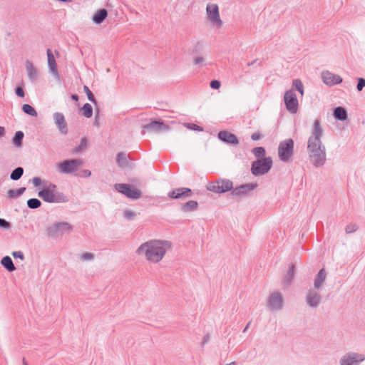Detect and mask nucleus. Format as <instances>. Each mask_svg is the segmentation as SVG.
<instances>
[{"label":"nucleus","mask_w":365,"mask_h":365,"mask_svg":"<svg viewBox=\"0 0 365 365\" xmlns=\"http://www.w3.org/2000/svg\"><path fill=\"white\" fill-rule=\"evenodd\" d=\"M202 44L200 41H197L194 46L189 49L188 53L190 55L195 56H200L202 51Z\"/></svg>","instance_id":"cd10ccee"},{"label":"nucleus","mask_w":365,"mask_h":365,"mask_svg":"<svg viewBox=\"0 0 365 365\" xmlns=\"http://www.w3.org/2000/svg\"><path fill=\"white\" fill-rule=\"evenodd\" d=\"M5 135V129L4 127L0 126V138Z\"/></svg>","instance_id":"4d7b16f0"},{"label":"nucleus","mask_w":365,"mask_h":365,"mask_svg":"<svg viewBox=\"0 0 365 365\" xmlns=\"http://www.w3.org/2000/svg\"><path fill=\"white\" fill-rule=\"evenodd\" d=\"M326 272L324 268L321 269L318 272L314 282V288L315 289H319V288L322 286L326 279Z\"/></svg>","instance_id":"5701e85b"},{"label":"nucleus","mask_w":365,"mask_h":365,"mask_svg":"<svg viewBox=\"0 0 365 365\" xmlns=\"http://www.w3.org/2000/svg\"><path fill=\"white\" fill-rule=\"evenodd\" d=\"M11 255L14 258H19L21 260H24L25 258L24 255L21 251H14L11 253Z\"/></svg>","instance_id":"09e8293b"},{"label":"nucleus","mask_w":365,"mask_h":365,"mask_svg":"<svg viewBox=\"0 0 365 365\" xmlns=\"http://www.w3.org/2000/svg\"><path fill=\"white\" fill-rule=\"evenodd\" d=\"M294 153V141L292 138L286 139L280 142L278 147V155L284 163L290 161Z\"/></svg>","instance_id":"0eeeda50"},{"label":"nucleus","mask_w":365,"mask_h":365,"mask_svg":"<svg viewBox=\"0 0 365 365\" xmlns=\"http://www.w3.org/2000/svg\"><path fill=\"white\" fill-rule=\"evenodd\" d=\"M27 206L30 209H37L41 206V202L38 198H31L27 200Z\"/></svg>","instance_id":"f704fd0d"},{"label":"nucleus","mask_w":365,"mask_h":365,"mask_svg":"<svg viewBox=\"0 0 365 365\" xmlns=\"http://www.w3.org/2000/svg\"><path fill=\"white\" fill-rule=\"evenodd\" d=\"M83 90L85 91V93H86L87 95V97H88V99L91 102L93 103L94 105H95V107L97 105V101L95 98V96L93 94V93L91 91V90L89 89V88L87 86H83Z\"/></svg>","instance_id":"e433bc0d"},{"label":"nucleus","mask_w":365,"mask_h":365,"mask_svg":"<svg viewBox=\"0 0 365 365\" xmlns=\"http://www.w3.org/2000/svg\"><path fill=\"white\" fill-rule=\"evenodd\" d=\"M78 175L80 177L88 178L91 175V172L89 170L85 169L81 171V174Z\"/></svg>","instance_id":"864d4df0"},{"label":"nucleus","mask_w":365,"mask_h":365,"mask_svg":"<svg viewBox=\"0 0 365 365\" xmlns=\"http://www.w3.org/2000/svg\"><path fill=\"white\" fill-rule=\"evenodd\" d=\"M71 97L72 100H73L75 101H78L79 99L78 96L77 94H72Z\"/></svg>","instance_id":"13d9d810"},{"label":"nucleus","mask_w":365,"mask_h":365,"mask_svg":"<svg viewBox=\"0 0 365 365\" xmlns=\"http://www.w3.org/2000/svg\"><path fill=\"white\" fill-rule=\"evenodd\" d=\"M217 138L227 144L238 145L240 143L237 137L235 134L226 130L220 131L217 134Z\"/></svg>","instance_id":"aec40b11"},{"label":"nucleus","mask_w":365,"mask_h":365,"mask_svg":"<svg viewBox=\"0 0 365 365\" xmlns=\"http://www.w3.org/2000/svg\"><path fill=\"white\" fill-rule=\"evenodd\" d=\"M206 14L207 19L217 29L222 26V21L220 16L219 7L216 4L209 3L206 6Z\"/></svg>","instance_id":"9d476101"},{"label":"nucleus","mask_w":365,"mask_h":365,"mask_svg":"<svg viewBox=\"0 0 365 365\" xmlns=\"http://www.w3.org/2000/svg\"><path fill=\"white\" fill-rule=\"evenodd\" d=\"M95 120L93 122V125L98 127L99 125L98 119L100 117V108L98 106L95 107Z\"/></svg>","instance_id":"37998d69"},{"label":"nucleus","mask_w":365,"mask_h":365,"mask_svg":"<svg viewBox=\"0 0 365 365\" xmlns=\"http://www.w3.org/2000/svg\"><path fill=\"white\" fill-rule=\"evenodd\" d=\"M80 110L82 112V115L85 118H89L93 115V108L88 103H85Z\"/></svg>","instance_id":"7c9ffc66"},{"label":"nucleus","mask_w":365,"mask_h":365,"mask_svg":"<svg viewBox=\"0 0 365 365\" xmlns=\"http://www.w3.org/2000/svg\"><path fill=\"white\" fill-rule=\"evenodd\" d=\"M257 187V183H247L233 188L232 181L228 179H219L214 182H209L206 185L207 190L217 194H222L231 190L232 196L247 195Z\"/></svg>","instance_id":"7ed1b4c3"},{"label":"nucleus","mask_w":365,"mask_h":365,"mask_svg":"<svg viewBox=\"0 0 365 365\" xmlns=\"http://www.w3.org/2000/svg\"><path fill=\"white\" fill-rule=\"evenodd\" d=\"M269 308L272 310H280L283 307V299L279 292L271 293L267 302Z\"/></svg>","instance_id":"dca6fc26"},{"label":"nucleus","mask_w":365,"mask_h":365,"mask_svg":"<svg viewBox=\"0 0 365 365\" xmlns=\"http://www.w3.org/2000/svg\"><path fill=\"white\" fill-rule=\"evenodd\" d=\"M38 196L48 203L67 202L69 200L64 193L57 191V186L50 182L38 192Z\"/></svg>","instance_id":"20e7f679"},{"label":"nucleus","mask_w":365,"mask_h":365,"mask_svg":"<svg viewBox=\"0 0 365 365\" xmlns=\"http://www.w3.org/2000/svg\"><path fill=\"white\" fill-rule=\"evenodd\" d=\"M262 135L259 132H255L251 135V139L254 141L260 140L262 138Z\"/></svg>","instance_id":"603ef678"},{"label":"nucleus","mask_w":365,"mask_h":365,"mask_svg":"<svg viewBox=\"0 0 365 365\" xmlns=\"http://www.w3.org/2000/svg\"><path fill=\"white\" fill-rule=\"evenodd\" d=\"M22 364H23V365H28V364H27V362H26V361L25 358H23V360H22Z\"/></svg>","instance_id":"680f3d73"},{"label":"nucleus","mask_w":365,"mask_h":365,"mask_svg":"<svg viewBox=\"0 0 365 365\" xmlns=\"http://www.w3.org/2000/svg\"><path fill=\"white\" fill-rule=\"evenodd\" d=\"M33 184L35 187L41 185L42 181L41 179L39 177H34L32 179Z\"/></svg>","instance_id":"5fc2aeb1"},{"label":"nucleus","mask_w":365,"mask_h":365,"mask_svg":"<svg viewBox=\"0 0 365 365\" xmlns=\"http://www.w3.org/2000/svg\"><path fill=\"white\" fill-rule=\"evenodd\" d=\"M273 161L271 157H264L253 161L251 165V173L255 176H260L267 173L272 168Z\"/></svg>","instance_id":"39448f33"},{"label":"nucleus","mask_w":365,"mask_h":365,"mask_svg":"<svg viewBox=\"0 0 365 365\" xmlns=\"http://www.w3.org/2000/svg\"><path fill=\"white\" fill-rule=\"evenodd\" d=\"M357 229L358 226L356 224H350L346 227L345 231L347 234H351L356 231Z\"/></svg>","instance_id":"a19ab883"},{"label":"nucleus","mask_w":365,"mask_h":365,"mask_svg":"<svg viewBox=\"0 0 365 365\" xmlns=\"http://www.w3.org/2000/svg\"><path fill=\"white\" fill-rule=\"evenodd\" d=\"M257 61V60H255L252 62H250L247 63V66H252L255 62Z\"/></svg>","instance_id":"052dcab7"},{"label":"nucleus","mask_w":365,"mask_h":365,"mask_svg":"<svg viewBox=\"0 0 365 365\" xmlns=\"http://www.w3.org/2000/svg\"><path fill=\"white\" fill-rule=\"evenodd\" d=\"M322 78L323 82L329 86L339 84L343 81L339 75L334 74L329 71H323L322 73Z\"/></svg>","instance_id":"f3484780"},{"label":"nucleus","mask_w":365,"mask_h":365,"mask_svg":"<svg viewBox=\"0 0 365 365\" xmlns=\"http://www.w3.org/2000/svg\"><path fill=\"white\" fill-rule=\"evenodd\" d=\"M108 16V11L106 9H101L97 11L92 17V21L96 24H101Z\"/></svg>","instance_id":"b1692460"},{"label":"nucleus","mask_w":365,"mask_h":365,"mask_svg":"<svg viewBox=\"0 0 365 365\" xmlns=\"http://www.w3.org/2000/svg\"><path fill=\"white\" fill-rule=\"evenodd\" d=\"M83 165V160L82 159L78 158L65 160L58 163V166L61 173L64 174H70L77 171Z\"/></svg>","instance_id":"1a4fd4ad"},{"label":"nucleus","mask_w":365,"mask_h":365,"mask_svg":"<svg viewBox=\"0 0 365 365\" xmlns=\"http://www.w3.org/2000/svg\"><path fill=\"white\" fill-rule=\"evenodd\" d=\"M250 324H251V322H250L246 325V327H245V329H243V332H244V333L247 331V329L249 328V326L250 325Z\"/></svg>","instance_id":"bf43d9fd"},{"label":"nucleus","mask_w":365,"mask_h":365,"mask_svg":"<svg viewBox=\"0 0 365 365\" xmlns=\"http://www.w3.org/2000/svg\"><path fill=\"white\" fill-rule=\"evenodd\" d=\"M26 69L29 80L31 81H36L38 78V73L32 62H31L29 60L26 61Z\"/></svg>","instance_id":"393cba45"},{"label":"nucleus","mask_w":365,"mask_h":365,"mask_svg":"<svg viewBox=\"0 0 365 365\" xmlns=\"http://www.w3.org/2000/svg\"><path fill=\"white\" fill-rule=\"evenodd\" d=\"M322 135L323 129L320 124V120L317 118L314 121L312 134L307 142L309 159L316 168L322 167L326 163V149L321 140Z\"/></svg>","instance_id":"f257e3e1"},{"label":"nucleus","mask_w":365,"mask_h":365,"mask_svg":"<svg viewBox=\"0 0 365 365\" xmlns=\"http://www.w3.org/2000/svg\"><path fill=\"white\" fill-rule=\"evenodd\" d=\"M192 190L188 187H179L170 190L168 196L170 199L184 200L192 196Z\"/></svg>","instance_id":"ddd939ff"},{"label":"nucleus","mask_w":365,"mask_h":365,"mask_svg":"<svg viewBox=\"0 0 365 365\" xmlns=\"http://www.w3.org/2000/svg\"><path fill=\"white\" fill-rule=\"evenodd\" d=\"M193 62L195 65H201L204 62V58L200 56H195L193 58Z\"/></svg>","instance_id":"8fccbe9b"},{"label":"nucleus","mask_w":365,"mask_h":365,"mask_svg":"<svg viewBox=\"0 0 365 365\" xmlns=\"http://www.w3.org/2000/svg\"><path fill=\"white\" fill-rule=\"evenodd\" d=\"M305 301L309 307L317 308L322 301V296L319 289H309L306 293Z\"/></svg>","instance_id":"f8f14e48"},{"label":"nucleus","mask_w":365,"mask_h":365,"mask_svg":"<svg viewBox=\"0 0 365 365\" xmlns=\"http://www.w3.org/2000/svg\"><path fill=\"white\" fill-rule=\"evenodd\" d=\"M357 81L356 89L358 91H361L365 87V78H358Z\"/></svg>","instance_id":"79ce46f5"},{"label":"nucleus","mask_w":365,"mask_h":365,"mask_svg":"<svg viewBox=\"0 0 365 365\" xmlns=\"http://www.w3.org/2000/svg\"><path fill=\"white\" fill-rule=\"evenodd\" d=\"M47 58H48V66L50 70V72L52 75L56 78H59V73L58 71V66L54 58V56L50 48H48L46 51Z\"/></svg>","instance_id":"412c9836"},{"label":"nucleus","mask_w":365,"mask_h":365,"mask_svg":"<svg viewBox=\"0 0 365 365\" xmlns=\"http://www.w3.org/2000/svg\"><path fill=\"white\" fill-rule=\"evenodd\" d=\"M333 116L336 120L340 121H345L348 118L346 110L341 106H338L334 109Z\"/></svg>","instance_id":"4be33fe9"},{"label":"nucleus","mask_w":365,"mask_h":365,"mask_svg":"<svg viewBox=\"0 0 365 365\" xmlns=\"http://www.w3.org/2000/svg\"><path fill=\"white\" fill-rule=\"evenodd\" d=\"M171 246L172 243L168 240H150L140 245L136 250V253L144 256L150 262L158 263L162 260Z\"/></svg>","instance_id":"f03ea898"},{"label":"nucleus","mask_w":365,"mask_h":365,"mask_svg":"<svg viewBox=\"0 0 365 365\" xmlns=\"http://www.w3.org/2000/svg\"><path fill=\"white\" fill-rule=\"evenodd\" d=\"M364 354L349 352L343 356L340 359V365H353L354 363L361 362L364 361Z\"/></svg>","instance_id":"4468645a"},{"label":"nucleus","mask_w":365,"mask_h":365,"mask_svg":"<svg viewBox=\"0 0 365 365\" xmlns=\"http://www.w3.org/2000/svg\"><path fill=\"white\" fill-rule=\"evenodd\" d=\"M15 93L19 98H24L25 96V93L22 87L17 86L15 88Z\"/></svg>","instance_id":"49530a36"},{"label":"nucleus","mask_w":365,"mask_h":365,"mask_svg":"<svg viewBox=\"0 0 365 365\" xmlns=\"http://www.w3.org/2000/svg\"><path fill=\"white\" fill-rule=\"evenodd\" d=\"M25 191H26L25 187H20L16 190L11 189V190H8V192H7L8 197L10 199L16 198V197L21 196V195H23V193Z\"/></svg>","instance_id":"c756f323"},{"label":"nucleus","mask_w":365,"mask_h":365,"mask_svg":"<svg viewBox=\"0 0 365 365\" xmlns=\"http://www.w3.org/2000/svg\"><path fill=\"white\" fill-rule=\"evenodd\" d=\"M294 267H295V266L294 264H291L289 266L288 272L284 279V282L287 284H290L294 278Z\"/></svg>","instance_id":"473e14b6"},{"label":"nucleus","mask_w":365,"mask_h":365,"mask_svg":"<svg viewBox=\"0 0 365 365\" xmlns=\"http://www.w3.org/2000/svg\"><path fill=\"white\" fill-rule=\"evenodd\" d=\"M198 207V203L195 200H189L181 205V210L182 212H192L196 210Z\"/></svg>","instance_id":"bb28decb"},{"label":"nucleus","mask_w":365,"mask_h":365,"mask_svg":"<svg viewBox=\"0 0 365 365\" xmlns=\"http://www.w3.org/2000/svg\"><path fill=\"white\" fill-rule=\"evenodd\" d=\"M114 187L118 192L132 200L139 199L142 196V193L140 190L129 184L116 183L115 184Z\"/></svg>","instance_id":"6e6552de"},{"label":"nucleus","mask_w":365,"mask_h":365,"mask_svg":"<svg viewBox=\"0 0 365 365\" xmlns=\"http://www.w3.org/2000/svg\"><path fill=\"white\" fill-rule=\"evenodd\" d=\"M1 264L9 272H12L16 270V267L9 256L4 257L1 260Z\"/></svg>","instance_id":"a878e982"},{"label":"nucleus","mask_w":365,"mask_h":365,"mask_svg":"<svg viewBox=\"0 0 365 365\" xmlns=\"http://www.w3.org/2000/svg\"><path fill=\"white\" fill-rule=\"evenodd\" d=\"M210 86L212 89H218L221 86V83L218 80H212L210 83Z\"/></svg>","instance_id":"de8ad7c7"},{"label":"nucleus","mask_w":365,"mask_h":365,"mask_svg":"<svg viewBox=\"0 0 365 365\" xmlns=\"http://www.w3.org/2000/svg\"><path fill=\"white\" fill-rule=\"evenodd\" d=\"M22 110L26 114L29 115H31L32 117H36L37 116L36 110L34 109V108H33L29 104H24L22 106Z\"/></svg>","instance_id":"72a5a7b5"},{"label":"nucleus","mask_w":365,"mask_h":365,"mask_svg":"<svg viewBox=\"0 0 365 365\" xmlns=\"http://www.w3.org/2000/svg\"><path fill=\"white\" fill-rule=\"evenodd\" d=\"M10 227L11 224L9 222L6 221L5 219L0 218V228L6 230Z\"/></svg>","instance_id":"a18cd8bd"},{"label":"nucleus","mask_w":365,"mask_h":365,"mask_svg":"<svg viewBox=\"0 0 365 365\" xmlns=\"http://www.w3.org/2000/svg\"><path fill=\"white\" fill-rule=\"evenodd\" d=\"M210 340V334H207L204 336L202 341V346H204L205 344H207Z\"/></svg>","instance_id":"6e6d98bb"},{"label":"nucleus","mask_w":365,"mask_h":365,"mask_svg":"<svg viewBox=\"0 0 365 365\" xmlns=\"http://www.w3.org/2000/svg\"><path fill=\"white\" fill-rule=\"evenodd\" d=\"M252 153L256 158L260 159L264 157L266 151L263 147H256L252 150Z\"/></svg>","instance_id":"c9c22d12"},{"label":"nucleus","mask_w":365,"mask_h":365,"mask_svg":"<svg viewBox=\"0 0 365 365\" xmlns=\"http://www.w3.org/2000/svg\"><path fill=\"white\" fill-rule=\"evenodd\" d=\"M94 257V255L89 252H85L81 255V259L83 260H91Z\"/></svg>","instance_id":"3c124183"},{"label":"nucleus","mask_w":365,"mask_h":365,"mask_svg":"<svg viewBox=\"0 0 365 365\" xmlns=\"http://www.w3.org/2000/svg\"><path fill=\"white\" fill-rule=\"evenodd\" d=\"M88 140L86 138H82L81 140L80 145L73 149V153H77L83 150L87 147Z\"/></svg>","instance_id":"4c0bfd02"},{"label":"nucleus","mask_w":365,"mask_h":365,"mask_svg":"<svg viewBox=\"0 0 365 365\" xmlns=\"http://www.w3.org/2000/svg\"><path fill=\"white\" fill-rule=\"evenodd\" d=\"M284 104L286 109L292 114H294L298 110V100L295 92L293 89L287 91L284 96Z\"/></svg>","instance_id":"9b49d317"},{"label":"nucleus","mask_w":365,"mask_h":365,"mask_svg":"<svg viewBox=\"0 0 365 365\" xmlns=\"http://www.w3.org/2000/svg\"><path fill=\"white\" fill-rule=\"evenodd\" d=\"M143 129L147 130L149 132H158L168 130H169V126L163 120H153L150 123L143 125Z\"/></svg>","instance_id":"a211bd4d"},{"label":"nucleus","mask_w":365,"mask_h":365,"mask_svg":"<svg viewBox=\"0 0 365 365\" xmlns=\"http://www.w3.org/2000/svg\"><path fill=\"white\" fill-rule=\"evenodd\" d=\"M116 163L123 168H128L133 170L135 168V163L130 158L129 155L123 152H120L116 155Z\"/></svg>","instance_id":"2eb2a0df"},{"label":"nucleus","mask_w":365,"mask_h":365,"mask_svg":"<svg viewBox=\"0 0 365 365\" xmlns=\"http://www.w3.org/2000/svg\"><path fill=\"white\" fill-rule=\"evenodd\" d=\"M73 226L67 222L55 223L46 228L48 237L56 238L64 234H69L73 231Z\"/></svg>","instance_id":"423d86ee"},{"label":"nucleus","mask_w":365,"mask_h":365,"mask_svg":"<svg viewBox=\"0 0 365 365\" xmlns=\"http://www.w3.org/2000/svg\"><path fill=\"white\" fill-rule=\"evenodd\" d=\"M53 120L55 124L57 125L59 132L61 134L66 135L68 133V126L66 122L64 115L61 113H53Z\"/></svg>","instance_id":"6ab92c4d"},{"label":"nucleus","mask_w":365,"mask_h":365,"mask_svg":"<svg viewBox=\"0 0 365 365\" xmlns=\"http://www.w3.org/2000/svg\"><path fill=\"white\" fill-rule=\"evenodd\" d=\"M293 86L295 87L296 90L298 91L302 95L304 93V86L302 82L299 79H294L292 82Z\"/></svg>","instance_id":"58836bf2"},{"label":"nucleus","mask_w":365,"mask_h":365,"mask_svg":"<svg viewBox=\"0 0 365 365\" xmlns=\"http://www.w3.org/2000/svg\"><path fill=\"white\" fill-rule=\"evenodd\" d=\"M186 127L190 130H195V131H202L203 128L197 125L195 123H187L186 125Z\"/></svg>","instance_id":"c03bdc74"},{"label":"nucleus","mask_w":365,"mask_h":365,"mask_svg":"<svg viewBox=\"0 0 365 365\" xmlns=\"http://www.w3.org/2000/svg\"><path fill=\"white\" fill-rule=\"evenodd\" d=\"M24 174V168L22 167H17L15 168L10 175V178L12 180H19Z\"/></svg>","instance_id":"2f4dec72"},{"label":"nucleus","mask_w":365,"mask_h":365,"mask_svg":"<svg viewBox=\"0 0 365 365\" xmlns=\"http://www.w3.org/2000/svg\"><path fill=\"white\" fill-rule=\"evenodd\" d=\"M135 216H136V213L134 211L130 210H126L123 212L124 218L128 220H133Z\"/></svg>","instance_id":"ea45409f"},{"label":"nucleus","mask_w":365,"mask_h":365,"mask_svg":"<svg viewBox=\"0 0 365 365\" xmlns=\"http://www.w3.org/2000/svg\"><path fill=\"white\" fill-rule=\"evenodd\" d=\"M24 133L22 131H16L12 138V143L17 147L20 148L23 144Z\"/></svg>","instance_id":"c85d7f7f"}]
</instances>
